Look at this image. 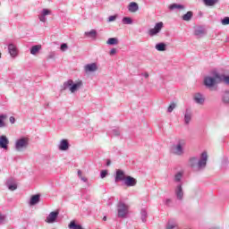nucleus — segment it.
<instances>
[{"instance_id":"16","label":"nucleus","mask_w":229,"mask_h":229,"mask_svg":"<svg viewBox=\"0 0 229 229\" xmlns=\"http://www.w3.org/2000/svg\"><path fill=\"white\" fill-rule=\"evenodd\" d=\"M85 72H96L98 71V64L96 63L88 64L84 66Z\"/></svg>"},{"instance_id":"8","label":"nucleus","mask_w":229,"mask_h":229,"mask_svg":"<svg viewBox=\"0 0 229 229\" xmlns=\"http://www.w3.org/2000/svg\"><path fill=\"white\" fill-rule=\"evenodd\" d=\"M184 118V124L185 126H189L191 124V121H192V111L189 108H187L183 114Z\"/></svg>"},{"instance_id":"42","label":"nucleus","mask_w":229,"mask_h":229,"mask_svg":"<svg viewBox=\"0 0 229 229\" xmlns=\"http://www.w3.org/2000/svg\"><path fill=\"white\" fill-rule=\"evenodd\" d=\"M115 19H117V16L111 15L108 17V22H114V21H115Z\"/></svg>"},{"instance_id":"47","label":"nucleus","mask_w":229,"mask_h":229,"mask_svg":"<svg viewBox=\"0 0 229 229\" xmlns=\"http://www.w3.org/2000/svg\"><path fill=\"white\" fill-rule=\"evenodd\" d=\"M165 204L167 205V206L171 205V199H166L165 200Z\"/></svg>"},{"instance_id":"49","label":"nucleus","mask_w":229,"mask_h":229,"mask_svg":"<svg viewBox=\"0 0 229 229\" xmlns=\"http://www.w3.org/2000/svg\"><path fill=\"white\" fill-rule=\"evenodd\" d=\"M77 174H78L79 178H81L82 177L81 170H78Z\"/></svg>"},{"instance_id":"21","label":"nucleus","mask_w":229,"mask_h":229,"mask_svg":"<svg viewBox=\"0 0 229 229\" xmlns=\"http://www.w3.org/2000/svg\"><path fill=\"white\" fill-rule=\"evenodd\" d=\"M169 10H185V5L180 4H172L168 6Z\"/></svg>"},{"instance_id":"23","label":"nucleus","mask_w":229,"mask_h":229,"mask_svg":"<svg viewBox=\"0 0 229 229\" xmlns=\"http://www.w3.org/2000/svg\"><path fill=\"white\" fill-rule=\"evenodd\" d=\"M39 201H40V195H38V194L34 195L30 198V205H31V206L37 205V203H38Z\"/></svg>"},{"instance_id":"1","label":"nucleus","mask_w":229,"mask_h":229,"mask_svg":"<svg viewBox=\"0 0 229 229\" xmlns=\"http://www.w3.org/2000/svg\"><path fill=\"white\" fill-rule=\"evenodd\" d=\"M207 162H208V154L204 151L201 153L199 159L196 157H190L189 165L193 171H203L207 167Z\"/></svg>"},{"instance_id":"27","label":"nucleus","mask_w":229,"mask_h":229,"mask_svg":"<svg viewBox=\"0 0 229 229\" xmlns=\"http://www.w3.org/2000/svg\"><path fill=\"white\" fill-rule=\"evenodd\" d=\"M40 49H42V46L41 45H36V46H33L31 48H30V55H37L38 53V51H40Z\"/></svg>"},{"instance_id":"51","label":"nucleus","mask_w":229,"mask_h":229,"mask_svg":"<svg viewBox=\"0 0 229 229\" xmlns=\"http://www.w3.org/2000/svg\"><path fill=\"white\" fill-rule=\"evenodd\" d=\"M111 164H112V162L110 161V159H108L106 162V165H110Z\"/></svg>"},{"instance_id":"14","label":"nucleus","mask_w":229,"mask_h":229,"mask_svg":"<svg viewBox=\"0 0 229 229\" xmlns=\"http://www.w3.org/2000/svg\"><path fill=\"white\" fill-rule=\"evenodd\" d=\"M123 183L126 185V187H135V185H137V179L127 175Z\"/></svg>"},{"instance_id":"44","label":"nucleus","mask_w":229,"mask_h":229,"mask_svg":"<svg viewBox=\"0 0 229 229\" xmlns=\"http://www.w3.org/2000/svg\"><path fill=\"white\" fill-rule=\"evenodd\" d=\"M115 53H117V49L112 48V49L110 50V52H109V55H110L111 56H113V55H115Z\"/></svg>"},{"instance_id":"11","label":"nucleus","mask_w":229,"mask_h":229,"mask_svg":"<svg viewBox=\"0 0 229 229\" xmlns=\"http://www.w3.org/2000/svg\"><path fill=\"white\" fill-rule=\"evenodd\" d=\"M176 199L179 201H182L183 199V187L182 184H178L174 190Z\"/></svg>"},{"instance_id":"24","label":"nucleus","mask_w":229,"mask_h":229,"mask_svg":"<svg viewBox=\"0 0 229 229\" xmlns=\"http://www.w3.org/2000/svg\"><path fill=\"white\" fill-rule=\"evenodd\" d=\"M202 3H204L205 6H216L219 0H202Z\"/></svg>"},{"instance_id":"31","label":"nucleus","mask_w":229,"mask_h":229,"mask_svg":"<svg viewBox=\"0 0 229 229\" xmlns=\"http://www.w3.org/2000/svg\"><path fill=\"white\" fill-rule=\"evenodd\" d=\"M194 35L196 37H203V35H205V29H203V28L196 29L194 31Z\"/></svg>"},{"instance_id":"38","label":"nucleus","mask_w":229,"mask_h":229,"mask_svg":"<svg viewBox=\"0 0 229 229\" xmlns=\"http://www.w3.org/2000/svg\"><path fill=\"white\" fill-rule=\"evenodd\" d=\"M6 223V216L0 215V225H4Z\"/></svg>"},{"instance_id":"25","label":"nucleus","mask_w":229,"mask_h":229,"mask_svg":"<svg viewBox=\"0 0 229 229\" xmlns=\"http://www.w3.org/2000/svg\"><path fill=\"white\" fill-rule=\"evenodd\" d=\"M192 15H194L192 11H189V12H187V13H185L184 15L182 16V21H186L187 22H189V21H191Z\"/></svg>"},{"instance_id":"6","label":"nucleus","mask_w":229,"mask_h":229,"mask_svg":"<svg viewBox=\"0 0 229 229\" xmlns=\"http://www.w3.org/2000/svg\"><path fill=\"white\" fill-rule=\"evenodd\" d=\"M130 209V207L124 202H118L117 204V213H118V217H121L122 219L126 218V216H128V210Z\"/></svg>"},{"instance_id":"17","label":"nucleus","mask_w":229,"mask_h":229,"mask_svg":"<svg viewBox=\"0 0 229 229\" xmlns=\"http://www.w3.org/2000/svg\"><path fill=\"white\" fill-rule=\"evenodd\" d=\"M69 141L67 140H62L58 144V149L60 151H67L69 149Z\"/></svg>"},{"instance_id":"50","label":"nucleus","mask_w":229,"mask_h":229,"mask_svg":"<svg viewBox=\"0 0 229 229\" xmlns=\"http://www.w3.org/2000/svg\"><path fill=\"white\" fill-rule=\"evenodd\" d=\"M81 180L82 181V182H88V179H87V177H81Z\"/></svg>"},{"instance_id":"39","label":"nucleus","mask_w":229,"mask_h":229,"mask_svg":"<svg viewBox=\"0 0 229 229\" xmlns=\"http://www.w3.org/2000/svg\"><path fill=\"white\" fill-rule=\"evenodd\" d=\"M108 174V171H106V170H102L101 172H100V178H106V175Z\"/></svg>"},{"instance_id":"32","label":"nucleus","mask_w":229,"mask_h":229,"mask_svg":"<svg viewBox=\"0 0 229 229\" xmlns=\"http://www.w3.org/2000/svg\"><path fill=\"white\" fill-rule=\"evenodd\" d=\"M140 216H141L142 223H146L147 218H148V211L146 210V208L141 209Z\"/></svg>"},{"instance_id":"33","label":"nucleus","mask_w":229,"mask_h":229,"mask_svg":"<svg viewBox=\"0 0 229 229\" xmlns=\"http://www.w3.org/2000/svg\"><path fill=\"white\" fill-rule=\"evenodd\" d=\"M183 177V174H182L181 172H178L174 178V181L176 183H180V182H182V178Z\"/></svg>"},{"instance_id":"43","label":"nucleus","mask_w":229,"mask_h":229,"mask_svg":"<svg viewBox=\"0 0 229 229\" xmlns=\"http://www.w3.org/2000/svg\"><path fill=\"white\" fill-rule=\"evenodd\" d=\"M68 48H69V47L67 46V44L63 43V44L61 45V50H62V51H65V50L68 49Z\"/></svg>"},{"instance_id":"4","label":"nucleus","mask_w":229,"mask_h":229,"mask_svg":"<svg viewBox=\"0 0 229 229\" xmlns=\"http://www.w3.org/2000/svg\"><path fill=\"white\" fill-rule=\"evenodd\" d=\"M217 80H220L219 74H216L214 77L206 76L204 78V85L206 89L209 90H217Z\"/></svg>"},{"instance_id":"41","label":"nucleus","mask_w":229,"mask_h":229,"mask_svg":"<svg viewBox=\"0 0 229 229\" xmlns=\"http://www.w3.org/2000/svg\"><path fill=\"white\" fill-rule=\"evenodd\" d=\"M221 80H223L225 85H229V76H223Z\"/></svg>"},{"instance_id":"10","label":"nucleus","mask_w":229,"mask_h":229,"mask_svg":"<svg viewBox=\"0 0 229 229\" xmlns=\"http://www.w3.org/2000/svg\"><path fill=\"white\" fill-rule=\"evenodd\" d=\"M193 101L197 105H205V96L201 93H195L193 96Z\"/></svg>"},{"instance_id":"19","label":"nucleus","mask_w":229,"mask_h":229,"mask_svg":"<svg viewBox=\"0 0 229 229\" xmlns=\"http://www.w3.org/2000/svg\"><path fill=\"white\" fill-rule=\"evenodd\" d=\"M6 187L9 189V191H17V183H15L13 179L7 180Z\"/></svg>"},{"instance_id":"5","label":"nucleus","mask_w":229,"mask_h":229,"mask_svg":"<svg viewBox=\"0 0 229 229\" xmlns=\"http://www.w3.org/2000/svg\"><path fill=\"white\" fill-rule=\"evenodd\" d=\"M30 146V139L27 137H21L16 140L14 143V149L16 151H24V149H28Z\"/></svg>"},{"instance_id":"3","label":"nucleus","mask_w":229,"mask_h":229,"mask_svg":"<svg viewBox=\"0 0 229 229\" xmlns=\"http://www.w3.org/2000/svg\"><path fill=\"white\" fill-rule=\"evenodd\" d=\"M81 87H83L82 81H78L74 82L72 80H69L64 82L62 86V90H67V89H69L70 92H72V94H74V92H78V90H80Z\"/></svg>"},{"instance_id":"20","label":"nucleus","mask_w":229,"mask_h":229,"mask_svg":"<svg viewBox=\"0 0 229 229\" xmlns=\"http://www.w3.org/2000/svg\"><path fill=\"white\" fill-rule=\"evenodd\" d=\"M8 51L13 58H15V56H17V47H15V45L9 44Z\"/></svg>"},{"instance_id":"35","label":"nucleus","mask_w":229,"mask_h":229,"mask_svg":"<svg viewBox=\"0 0 229 229\" xmlns=\"http://www.w3.org/2000/svg\"><path fill=\"white\" fill-rule=\"evenodd\" d=\"M4 119H6V114L0 115V128H4V121H3Z\"/></svg>"},{"instance_id":"46","label":"nucleus","mask_w":229,"mask_h":229,"mask_svg":"<svg viewBox=\"0 0 229 229\" xmlns=\"http://www.w3.org/2000/svg\"><path fill=\"white\" fill-rule=\"evenodd\" d=\"M141 76H144V78L148 79L149 78V73L148 72L141 73Z\"/></svg>"},{"instance_id":"45","label":"nucleus","mask_w":229,"mask_h":229,"mask_svg":"<svg viewBox=\"0 0 229 229\" xmlns=\"http://www.w3.org/2000/svg\"><path fill=\"white\" fill-rule=\"evenodd\" d=\"M9 121H10L11 124H14V123H15V117L11 116V117L9 118Z\"/></svg>"},{"instance_id":"2","label":"nucleus","mask_w":229,"mask_h":229,"mask_svg":"<svg viewBox=\"0 0 229 229\" xmlns=\"http://www.w3.org/2000/svg\"><path fill=\"white\" fill-rule=\"evenodd\" d=\"M187 146V140L179 139L176 144L171 147V153L176 157H182L185 154V147Z\"/></svg>"},{"instance_id":"37","label":"nucleus","mask_w":229,"mask_h":229,"mask_svg":"<svg viewBox=\"0 0 229 229\" xmlns=\"http://www.w3.org/2000/svg\"><path fill=\"white\" fill-rule=\"evenodd\" d=\"M112 135H114V137H119V135H121V131H119V129H114L112 131Z\"/></svg>"},{"instance_id":"29","label":"nucleus","mask_w":229,"mask_h":229,"mask_svg":"<svg viewBox=\"0 0 229 229\" xmlns=\"http://www.w3.org/2000/svg\"><path fill=\"white\" fill-rule=\"evenodd\" d=\"M155 47L157 51H166L167 45L165 43H157Z\"/></svg>"},{"instance_id":"28","label":"nucleus","mask_w":229,"mask_h":229,"mask_svg":"<svg viewBox=\"0 0 229 229\" xmlns=\"http://www.w3.org/2000/svg\"><path fill=\"white\" fill-rule=\"evenodd\" d=\"M106 44L108 46H117V44H119V39H117V38H110L107 39Z\"/></svg>"},{"instance_id":"26","label":"nucleus","mask_w":229,"mask_h":229,"mask_svg":"<svg viewBox=\"0 0 229 229\" xmlns=\"http://www.w3.org/2000/svg\"><path fill=\"white\" fill-rule=\"evenodd\" d=\"M166 229H180V228H178V224H176L174 220H169L166 225Z\"/></svg>"},{"instance_id":"34","label":"nucleus","mask_w":229,"mask_h":229,"mask_svg":"<svg viewBox=\"0 0 229 229\" xmlns=\"http://www.w3.org/2000/svg\"><path fill=\"white\" fill-rule=\"evenodd\" d=\"M122 22L123 24H133V20L130 17H123Z\"/></svg>"},{"instance_id":"15","label":"nucleus","mask_w":229,"mask_h":229,"mask_svg":"<svg viewBox=\"0 0 229 229\" xmlns=\"http://www.w3.org/2000/svg\"><path fill=\"white\" fill-rule=\"evenodd\" d=\"M9 144L10 140L5 135L0 136V148H2V149H8Z\"/></svg>"},{"instance_id":"40","label":"nucleus","mask_w":229,"mask_h":229,"mask_svg":"<svg viewBox=\"0 0 229 229\" xmlns=\"http://www.w3.org/2000/svg\"><path fill=\"white\" fill-rule=\"evenodd\" d=\"M222 24L223 26H226L229 24V17H225L223 20H222Z\"/></svg>"},{"instance_id":"22","label":"nucleus","mask_w":229,"mask_h":229,"mask_svg":"<svg viewBox=\"0 0 229 229\" xmlns=\"http://www.w3.org/2000/svg\"><path fill=\"white\" fill-rule=\"evenodd\" d=\"M85 37H90V38H97L98 31L96 30H91L84 33Z\"/></svg>"},{"instance_id":"30","label":"nucleus","mask_w":229,"mask_h":229,"mask_svg":"<svg viewBox=\"0 0 229 229\" xmlns=\"http://www.w3.org/2000/svg\"><path fill=\"white\" fill-rule=\"evenodd\" d=\"M222 101L225 105H229V91H225L222 95Z\"/></svg>"},{"instance_id":"18","label":"nucleus","mask_w":229,"mask_h":229,"mask_svg":"<svg viewBox=\"0 0 229 229\" xmlns=\"http://www.w3.org/2000/svg\"><path fill=\"white\" fill-rule=\"evenodd\" d=\"M127 8L130 13H136V12L139 10V4H137V2H131Z\"/></svg>"},{"instance_id":"36","label":"nucleus","mask_w":229,"mask_h":229,"mask_svg":"<svg viewBox=\"0 0 229 229\" xmlns=\"http://www.w3.org/2000/svg\"><path fill=\"white\" fill-rule=\"evenodd\" d=\"M175 108H176V104L171 103L167 108L168 114H171L173 112V110H174Z\"/></svg>"},{"instance_id":"9","label":"nucleus","mask_w":229,"mask_h":229,"mask_svg":"<svg viewBox=\"0 0 229 229\" xmlns=\"http://www.w3.org/2000/svg\"><path fill=\"white\" fill-rule=\"evenodd\" d=\"M126 174H124V171L118 169L116 170V174L114 177V182L115 183L119 182H124L126 180Z\"/></svg>"},{"instance_id":"12","label":"nucleus","mask_w":229,"mask_h":229,"mask_svg":"<svg viewBox=\"0 0 229 229\" xmlns=\"http://www.w3.org/2000/svg\"><path fill=\"white\" fill-rule=\"evenodd\" d=\"M58 211H52L46 218V223L53 224L58 218Z\"/></svg>"},{"instance_id":"52","label":"nucleus","mask_w":229,"mask_h":229,"mask_svg":"<svg viewBox=\"0 0 229 229\" xmlns=\"http://www.w3.org/2000/svg\"><path fill=\"white\" fill-rule=\"evenodd\" d=\"M103 221H106V216H104V217H103Z\"/></svg>"},{"instance_id":"48","label":"nucleus","mask_w":229,"mask_h":229,"mask_svg":"<svg viewBox=\"0 0 229 229\" xmlns=\"http://www.w3.org/2000/svg\"><path fill=\"white\" fill-rule=\"evenodd\" d=\"M47 58H48L49 60L55 58V54H54V53L50 54V55L47 56Z\"/></svg>"},{"instance_id":"7","label":"nucleus","mask_w":229,"mask_h":229,"mask_svg":"<svg viewBox=\"0 0 229 229\" xmlns=\"http://www.w3.org/2000/svg\"><path fill=\"white\" fill-rule=\"evenodd\" d=\"M162 30H164V22L162 21L157 22L154 28L149 29L148 30V37H157V35H158V33H160Z\"/></svg>"},{"instance_id":"13","label":"nucleus","mask_w":229,"mask_h":229,"mask_svg":"<svg viewBox=\"0 0 229 229\" xmlns=\"http://www.w3.org/2000/svg\"><path fill=\"white\" fill-rule=\"evenodd\" d=\"M47 15H51V10L43 9L38 15V19H39L40 22H46V21H47V18H46V17H47Z\"/></svg>"},{"instance_id":"53","label":"nucleus","mask_w":229,"mask_h":229,"mask_svg":"<svg viewBox=\"0 0 229 229\" xmlns=\"http://www.w3.org/2000/svg\"><path fill=\"white\" fill-rule=\"evenodd\" d=\"M1 56H2V54H1V52H0V58H1Z\"/></svg>"}]
</instances>
